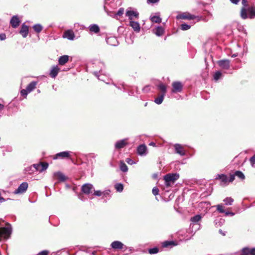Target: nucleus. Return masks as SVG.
Instances as JSON below:
<instances>
[{
	"mask_svg": "<svg viewBox=\"0 0 255 255\" xmlns=\"http://www.w3.org/2000/svg\"><path fill=\"white\" fill-rule=\"evenodd\" d=\"M219 65L223 69L228 70L230 68V61L228 60H222L218 61Z\"/></svg>",
	"mask_w": 255,
	"mask_h": 255,
	"instance_id": "nucleus-15",
	"label": "nucleus"
},
{
	"mask_svg": "<svg viewBox=\"0 0 255 255\" xmlns=\"http://www.w3.org/2000/svg\"><path fill=\"white\" fill-rule=\"evenodd\" d=\"M53 175L55 179H57L60 181H64L66 179V176L61 172H55Z\"/></svg>",
	"mask_w": 255,
	"mask_h": 255,
	"instance_id": "nucleus-22",
	"label": "nucleus"
},
{
	"mask_svg": "<svg viewBox=\"0 0 255 255\" xmlns=\"http://www.w3.org/2000/svg\"><path fill=\"white\" fill-rule=\"evenodd\" d=\"M230 175H234V179H235V176H237L242 180H244L245 178L244 174L240 171H236L233 174H231Z\"/></svg>",
	"mask_w": 255,
	"mask_h": 255,
	"instance_id": "nucleus-27",
	"label": "nucleus"
},
{
	"mask_svg": "<svg viewBox=\"0 0 255 255\" xmlns=\"http://www.w3.org/2000/svg\"><path fill=\"white\" fill-rule=\"evenodd\" d=\"M37 82L32 81L27 85L26 89L28 92L30 93L35 88Z\"/></svg>",
	"mask_w": 255,
	"mask_h": 255,
	"instance_id": "nucleus-28",
	"label": "nucleus"
},
{
	"mask_svg": "<svg viewBox=\"0 0 255 255\" xmlns=\"http://www.w3.org/2000/svg\"><path fill=\"white\" fill-rule=\"evenodd\" d=\"M94 195L97 196H101L102 195H103V192L100 190L95 191Z\"/></svg>",
	"mask_w": 255,
	"mask_h": 255,
	"instance_id": "nucleus-48",
	"label": "nucleus"
},
{
	"mask_svg": "<svg viewBox=\"0 0 255 255\" xmlns=\"http://www.w3.org/2000/svg\"><path fill=\"white\" fill-rule=\"evenodd\" d=\"M153 177L154 178H157V174H153Z\"/></svg>",
	"mask_w": 255,
	"mask_h": 255,
	"instance_id": "nucleus-62",
	"label": "nucleus"
},
{
	"mask_svg": "<svg viewBox=\"0 0 255 255\" xmlns=\"http://www.w3.org/2000/svg\"><path fill=\"white\" fill-rule=\"evenodd\" d=\"M107 43L112 46H117L118 44V42L115 37H110L106 39Z\"/></svg>",
	"mask_w": 255,
	"mask_h": 255,
	"instance_id": "nucleus-25",
	"label": "nucleus"
},
{
	"mask_svg": "<svg viewBox=\"0 0 255 255\" xmlns=\"http://www.w3.org/2000/svg\"><path fill=\"white\" fill-rule=\"evenodd\" d=\"M249 159H255V154L252 156Z\"/></svg>",
	"mask_w": 255,
	"mask_h": 255,
	"instance_id": "nucleus-60",
	"label": "nucleus"
},
{
	"mask_svg": "<svg viewBox=\"0 0 255 255\" xmlns=\"http://www.w3.org/2000/svg\"><path fill=\"white\" fill-rule=\"evenodd\" d=\"M48 252L46 251H43L38 254V255H48Z\"/></svg>",
	"mask_w": 255,
	"mask_h": 255,
	"instance_id": "nucleus-51",
	"label": "nucleus"
},
{
	"mask_svg": "<svg viewBox=\"0 0 255 255\" xmlns=\"http://www.w3.org/2000/svg\"><path fill=\"white\" fill-rule=\"evenodd\" d=\"M222 74L220 71H217L214 75V79L215 80L217 81L222 76Z\"/></svg>",
	"mask_w": 255,
	"mask_h": 255,
	"instance_id": "nucleus-41",
	"label": "nucleus"
},
{
	"mask_svg": "<svg viewBox=\"0 0 255 255\" xmlns=\"http://www.w3.org/2000/svg\"><path fill=\"white\" fill-rule=\"evenodd\" d=\"M242 255H255V248H244L242 250Z\"/></svg>",
	"mask_w": 255,
	"mask_h": 255,
	"instance_id": "nucleus-14",
	"label": "nucleus"
},
{
	"mask_svg": "<svg viewBox=\"0 0 255 255\" xmlns=\"http://www.w3.org/2000/svg\"><path fill=\"white\" fill-rule=\"evenodd\" d=\"M250 164L252 167H255V160H250Z\"/></svg>",
	"mask_w": 255,
	"mask_h": 255,
	"instance_id": "nucleus-56",
	"label": "nucleus"
},
{
	"mask_svg": "<svg viewBox=\"0 0 255 255\" xmlns=\"http://www.w3.org/2000/svg\"><path fill=\"white\" fill-rule=\"evenodd\" d=\"M120 169L123 172H127L128 170V168L127 165L122 161L120 163Z\"/></svg>",
	"mask_w": 255,
	"mask_h": 255,
	"instance_id": "nucleus-37",
	"label": "nucleus"
},
{
	"mask_svg": "<svg viewBox=\"0 0 255 255\" xmlns=\"http://www.w3.org/2000/svg\"><path fill=\"white\" fill-rule=\"evenodd\" d=\"M224 202L226 205H231L234 202V199L231 197H227L224 200Z\"/></svg>",
	"mask_w": 255,
	"mask_h": 255,
	"instance_id": "nucleus-36",
	"label": "nucleus"
},
{
	"mask_svg": "<svg viewBox=\"0 0 255 255\" xmlns=\"http://www.w3.org/2000/svg\"><path fill=\"white\" fill-rule=\"evenodd\" d=\"M240 0H230L231 2L234 4H237Z\"/></svg>",
	"mask_w": 255,
	"mask_h": 255,
	"instance_id": "nucleus-55",
	"label": "nucleus"
},
{
	"mask_svg": "<svg viewBox=\"0 0 255 255\" xmlns=\"http://www.w3.org/2000/svg\"><path fill=\"white\" fill-rule=\"evenodd\" d=\"M164 96V94H161L158 97L155 99L154 102L158 105L161 104L163 102Z\"/></svg>",
	"mask_w": 255,
	"mask_h": 255,
	"instance_id": "nucleus-35",
	"label": "nucleus"
},
{
	"mask_svg": "<svg viewBox=\"0 0 255 255\" xmlns=\"http://www.w3.org/2000/svg\"><path fill=\"white\" fill-rule=\"evenodd\" d=\"M159 250L157 248H153L152 249H150L148 250V252L150 254H155L158 252Z\"/></svg>",
	"mask_w": 255,
	"mask_h": 255,
	"instance_id": "nucleus-43",
	"label": "nucleus"
},
{
	"mask_svg": "<svg viewBox=\"0 0 255 255\" xmlns=\"http://www.w3.org/2000/svg\"><path fill=\"white\" fill-rule=\"evenodd\" d=\"M3 107H4L3 105L0 104V110H1L2 109H3Z\"/></svg>",
	"mask_w": 255,
	"mask_h": 255,
	"instance_id": "nucleus-58",
	"label": "nucleus"
},
{
	"mask_svg": "<svg viewBox=\"0 0 255 255\" xmlns=\"http://www.w3.org/2000/svg\"><path fill=\"white\" fill-rule=\"evenodd\" d=\"M126 159L128 160V159H129V158H127Z\"/></svg>",
	"mask_w": 255,
	"mask_h": 255,
	"instance_id": "nucleus-63",
	"label": "nucleus"
},
{
	"mask_svg": "<svg viewBox=\"0 0 255 255\" xmlns=\"http://www.w3.org/2000/svg\"><path fill=\"white\" fill-rule=\"evenodd\" d=\"M143 90L144 91H147L148 90V86L144 87Z\"/></svg>",
	"mask_w": 255,
	"mask_h": 255,
	"instance_id": "nucleus-57",
	"label": "nucleus"
},
{
	"mask_svg": "<svg viewBox=\"0 0 255 255\" xmlns=\"http://www.w3.org/2000/svg\"><path fill=\"white\" fill-rule=\"evenodd\" d=\"M69 60V56L65 55L60 56L58 59V63L59 65H63L66 63Z\"/></svg>",
	"mask_w": 255,
	"mask_h": 255,
	"instance_id": "nucleus-26",
	"label": "nucleus"
},
{
	"mask_svg": "<svg viewBox=\"0 0 255 255\" xmlns=\"http://www.w3.org/2000/svg\"><path fill=\"white\" fill-rule=\"evenodd\" d=\"M125 11V9L123 7H121L119 8L118 11L115 14L114 16H113L114 18H116L117 16H121L124 14V12Z\"/></svg>",
	"mask_w": 255,
	"mask_h": 255,
	"instance_id": "nucleus-38",
	"label": "nucleus"
},
{
	"mask_svg": "<svg viewBox=\"0 0 255 255\" xmlns=\"http://www.w3.org/2000/svg\"><path fill=\"white\" fill-rule=\"evenodd\" d=\"M33 28L36 32L39 33L42 31L43 27L40 24H36L33 26Z\"/></svg>",
	"mask_w": 255,
	"mask_h": 255,
	"instance_id": "nucleus-34",
	"label": "nucleus"
},
{
	"mask_svg": "<svg viewBox=\"0 0 255 255\" xmlns=\"http://www.w3.org/2000/svg\"><path fill=\"white\" fill-rule=\"evenodd\" d=\"M173 89L172 92L173 93L180 92L182 90L183 85L180 82H174L172 83Z\"/></svg>",
	"mask_w": 255,
	"mask_h": 255,
	"instance_id": "nucleus-10",
	"label": "nucleus"
},
{
	"mask_svg": "<svg viewBox=\"0 0 255 255\" xmlns=\"http://www.w3.org/2000/svg\"><path fill=\"white\" fill-rule=\"evenodd\" d=\"M98 65L101 68L100 70L99 71H95L94 72L93 74H94V75L97 77L99 80H102V81H103V79H100V75H99V73H101L102 74V72H103V69L105 68V64L104 63L102 62H98V63H97Z\"/></svg>",
	"mask_w": 255,
	"mask_h": 255,
	"instance_id": "nucleus-17",
	"label": "nucleus"
},
{
	"mask_svg": "<svg viewBox=\"0 0 255 255\" xmlns=\"http://www.w3.org/2000/svg\"><path fill=\"white\" fill-rule=\"evenodd\" d=\"M225 213V215L226 216H228V215H231L232 216H234L235 215V214L233 212H224Z\"/></svg>",
	"mask_w": 255,
	"mask_h": 255,
	"instance_id": "nucleus-54",
	"label": "nucleus"
},
{
	"mask_svg": "<svg viewBox=\"0 0 255 255\" xmlns=\"http://www.w3.org/2000/svg\"><path fill=\"white\" fill-rule=\"evenodd\" d=\"M128 139H123L117 141L115 143V148L116 149H121L124 148L127 144Z\"/></svg>",
	"mask_w": 255,
	"mask_h": 255,
	"instance_id": "nucleus-16",
	"label": "nucleus"
},
{
	"mask_svg": "<svg viewBox=\"0 0 255 255\" xmlns=\"http://www.w3.org/2000/svg\"><path fill=\"white\" fill-rule=\"evenodd\" d=\"M216 180H220V184L222 186H226L229 183L232 182L234 180V175H230V178L224 174H217L215 177Z\"/></svg>",
	"mask_w": 255,
	"mask_h": 255,
	"instance_id": "nucleus-2",
	"label": "nucleus"
},
{
	"mask_svg": "<svg viewBox=\"0 0 255 255\" xmlns=\"http://www.w3.org/2000/svg\"><path fill=\"white\" fill-rule=\"evenodd\" d=\"M195 17V15L190 14H183L180 15V18L184 19H193Z\"/></svg>",
	"mask_w": 255,
	"mask_h": 255,
	"instance_id": "nucleus-33",
	"label": "nucleus"
},
{
	"mask_svg": "<svg viewBox=\"0 0 255 255\" xmlns=\"http://www.w3.org/2000/svg\"><path fill=\"white\" fill-rule=\"evenodd\" d=\"M94 190V188L93 185L89 183L85 184L82 187V191L87 195L92 193Z\"/></svg>",
	"mask_w": 255,
	"mask_h": 255,
	"instance_id": "nucleus-8",
	"label": "nucleus"
},
{
	"mask_svg": "<svg viewBox=\"0 0 255 255\" xmlns=\"http://www.w3.org/2000/svg\"><path fill=\"white\" fill-rule=\"evenodd\" d=\"M115 188L118 192H122L124 189V186L121 183H118L115 185Z\"/></svg>",
	"mask_w": 255,
	"mask_h": 255,
	"instance_id": "nucleus-39",
	"label": "nucleus"
},
{
	"mask_svg": "<svg viewBox=\"0 0 255 255\" xmlns=\"http://www.w3.org/2000/svg\"><path fill=\"white\" fill-rule=\"evenodd\" d=\"M89 30L91 32L97 33L100 31V28L97 24H91L89 26Z\"/></svg>",
	"mask_w": 255,
	"mask_h": 255,
	"instance_id": "nucleus-29",
	"label": "nucleus"
},
{
	"mask_svg": "<svg viewBox=\"0 0 255 255\" xmlns=\"http://www.w3.org/2000/svg\"><path fill=\"white\" fill-rule=\"evenodd\" d=\"M60 69L57 65L53 66L50 71V76L51 78H55L58 75Z\"/></svg>",
	"mask_w": 255,
	"mask_h": 255,
	"instance_id": "nucleus-19",
	"label": "nucleus"
},
{
	"mask_svg": "<svg viewBox=\"0 0 255 255\" xmlns=\"http://www.w3.org/2000/svg\"><path fill=\"white\" fill-rule=\"evenodd\" d=\"M75 35L74 32L71 29L65 31L63 35V37L67 38L70 40H73L75 38Z\"/></svg>",
	"mask_w": 255,
	"mask_h": 255,
	"instance_id": "nucleus-11",
	"label": "nucleus"
},
{
	"mask_svg": "<svg viewBox=\"0 0 255 255\" xmlns=\"http://www.w3.org/2000/svg\"><path fill=\"white\" fill-rule=\"evenodd\" d=\"M249 12L248 18L253 19L255 18V6H252L247 9V12Z\"/></svg>",
	"mask_w": 255,
	"mask_h": 255,
	"instance_id": "nucleus-21",
	"label": "nucleus"
},
{
	"mask_svg": "<svg viewBox=\"0 0 255 255\" xmlns=\"http://www.w3.org/2000/svg\"><path fill=\"white\" fill-rule=\"evenodd\" d=\"M149 145H152V146H155V143L153 142H151L149 143Z\"/></svg>",
	"mask_w": 255,
	"mask_h": 255,
	"instance_id": "nucleus-59",
	"label": "nucleus"
},
{
	"mask_svg": "<svg viewBox=\"0 0 255 255\" xmlns=\"http://www.w3.org/2000/svg\"><path fill=\"white\" fill-rule=\"evenodd\" d=\"M153 33L158 36H161L164 32V29L161 26H157L153 30Z\"/></svg>",
	"mask_w": 255,
	"mask_h": 255,
	"instance_id": "nucleus-24",
	"label": "nucleus"
},
{
	"mask_svg": "<svg viewBox=\"0 0 255 255\" xmlns=\"http://www.w3.org/2000/svg\"><path fill=\"white\" fill-rule=\"evenodd\" d=\"M219 232H220L221 234H222L223 236H225V233H223L222 230H220L219 231Z\"/></svg>",
	"mask_w": 255,
	"mask_h": 255,
	"instance_id": "nucleus-61",
	"label": "nucleus"
},
{
	"mask_svg": "<svg viewBox=\"0 0 255 255\" xmlns=\"http://www.w3.org/2000/svg\"><path fill=\"white\" fill-rule=\"evenodd\" d=\"M159 1V0H147L148 3H155L158 2Z\"/></svg>",
	"mask_w": 255,
	"mask_h": 255,
	"instance_id": "nucleus-50",
	"label": "nucleus"
},
{
	"mask_svg": "<svg viewBox=\"0 0 255 255\" xmlns=\"http://www.w3.org/2000/svg\"><path fill=\"white\" fill-rule=\"evenodd\" d=\"M111 247L114 249H122L124 244L120 241H114L111 244Z\"/></svg>",
	"mask_w": 255,
	"mask_h": 255,
	"instance_id": "nucleus-23",
	"label": "nucleus"
},
{
	"mask_svg": "<svg viewBox=\"0 0 255 255\" xmlns=\"http://www.w3.org/2000/svg\"><path fill=\"white\" fill-rule=\"evenodd\" d=\"M217 210L220 212L223 213L225 212V210H224V207L222 205L219 204L216 206Z\"/></svg>",
	"mask_w": 255,
	"mask_h": 255,
	"instance_id": "nucleus-44",
	"label": "nucleus"
},
{
	"mask_svg": "<svg viewBox=\"0 0 255 255\" xmlns=\"http://www.w3.org/2000/svg\"><path fill=\"white\" fill-rule=\"evenodd\" d=\"M129 25L136 32H139L140 29V25L138 22L131 20L129 22Z\"/></svg>",
	"mask_w": 255,
	"mask_h": 255,
	"instance_id": "nucleus-20",
	"label": "nucleus"
},
{
	"mask_svg": "<svg viewBox=\"0 0 255 255\" xmlns=\"http://www.w3.org/2000/svg\"><path fill=\"white\" fill-rule=\"evenodd\" d=\"M180 27L182 30H187L191 27V25L186 23H183L181 24Z\"/></svg>",
	"mask_w": 255,
	"mask_h": 255,
	"instance_id": "nucleus-42",
	"label": "nucleus"
},
{
	"mask_svg": "<svg viewBox=\"0 0 255 255\" xmlns=\"http://www.w3.org/2000/svg\"><path fill=\"white\" fill-rule=\"evenodd\" d=\"M126 15L131 21L133 19L134 17L137 18L139 13L137 11L132 10H131V8L129 7L127 10Z\"/></svg>",
	"mask_w": 255,
	"mask_h": 255,
	"instance_id": "nucleus-7",
	"label": "nucleus"
},
{
	"mask_svg": "<svg viewBox=\"0 0 255 255\" xmlns=\"http://www.w3.org/2000/svg\"><path fill=\"white\" fill-rule=\"evenodd\" d=\"M174 147L175 149V152L176 153L181 156L184 155L185 154V150L184 149V146H182V145L178 143H176L174 145Z\"/></svg>",
	"mask_w": 255,
	"mask_h": 255,
	"instance_id": "nucleus-9",
	"label": "nucleus"
},
{
	"mask_svg": "<svg viewBox=\"0 0 255 255\" xmlns=\"http://www.w3.org/2000/svg\"><path fill=\"white\" fill-rule=\"evenodd\" d=\"M28 183L27 182L22 183L18 187L17 189L14 190L13 193L14 194H23L26 192L28 188Z\"/></svg>",
	"mask_w": 255,
	"mask_h": 255,
	"instance_id": "nucleus-6",
	"label": "nucleus"
},
{
	"mask_svg": "<svg viewBox=\"0 0 255 255\" xmlns=\"http://www.w3.org/2000/svg\"><path fill=\"white\" fill-rule=\"evenodd\" d=\"M242 3L243 6L241 10V16L243 19H245L248 18L247 8V7L248 5V1L247 0H242Z\"/></svg>",
	"mask_w": 255,
	"mask_h": 255,
	"instance_id": "nucleus-5",
	"label": "nucleus"
},
{
	"mask_svg": "<svg viewBox=\"0 0 255 255\" xmlns=\"http://www.w3.org/2000/svg\"><path fill=\"white\" fill-rule=\"evenodd\" d=\"M20 22V20L17 15L13 16L10 20V24L11 26L14 28L17 27L19 25Z\"/></svg>",
	"mask_w": 255,
	"mask_h": 255,
	"instance_id": "nucleus-12",
	"label": "nucleus"
},
{
	"mask_svg": "<svg viewBox=\"0 0 255 255\" xmlns=\"http://www.w3.org/2000/svg\"><path fill=\"white\" fill-rule=\"evenodd\" d=\"M6 39V35L5 33L0 34V40H4Z\"/></svg>",
	"mask_w": 255,
	"mask_h": 255,
	"instance_id": "nucleus-49",
	"label": "nucleus"
},
{
	"mask_svg": "<svg viewBox=\"0 0 255 255\" xmlns=\"http://www.w3.org/2000/svg\"><path fill=\"white\" fill-rule=\"evenodd\" d=\"M81 158L77 155L76 154L69 151L60 152L57 153L53 156V159H57L59 158Z\"/></svg>",
	"mask_w": 255,
	"mask_h": 255,
	"instance_id": "nucleus-4",
	"label": "nucleus"
},
{
	"mask_svg": "<svg viewBox=\"0 0 255 255\" xmlns=\"http://www.w3.org/2000/svg\"><path fill=\"white\" fill-rule=\"evenodd\" d=\"M48 167V164L45 162H39L38 163L34 164L27 167L26 169L28 174H31L34 171L42 172L45 170Z\"/></svg>",
	"mask_w": 255,
	"mask_h": 255,
	"instance_id": "nucleus-1",
	"label": "nucleus"
},
{
	"mask_svg": "<svg viewBox=\"0 0 255 255\" xmlns=\"http://www.w3.org/2000/svg\"><path fill=\"white\" fill-rule=\"evenodd\" d=\"M152 192L154 195H157L158 194L159 190L157 187H155L152 189Z\"/></svg>",
	"mask_w": 255,
	"mask_h": 255,
	"instance_id": "nucleus-47",
	"label": "nucleus"
},
{
	"mask_svg": "<svg viewBox=\"0 0 255 255\" xmlns=\"http://www.w3.org/2000/svg\"><path fill=\"white\" fill-rule=\"evenodd\" d=\"M110 192V190H106V191L103 192V195L106 196L109 195Z\"/></svg>",
	"mask_w": 255,
	"mask_h": 255,
	"instance_id": "nucleus-53",
	"label": "nucleus"
},
{
	"mask_svg": "<svg viewBox=\"0 0 255 255\" xmlns=\"http://www.w3.org/2000/svg\"><path fill=\"white\" fill-rule=\"evenodd\" d=\"M29 92H28L27 90V89H22L20 91V94L21 96H24L25 97H26L28 94V93H29Z\"/></svg>",
	"mask_w": 255,
	"mask_h": 255,
	"instance_id": "nucleus-45",
	"label": "nucleus"
},
{
	"mask_svg": "<svg viewBox=\"0 0 255 255\" xmlns=\"http://www.w3.org/2000/svg\"><path fill=\"white\" fill-rule=\"evenodd\" d=\"M176 245V244L173 241H165L162 243V246L164 248L173 247Z\"/></svg>",
	"mask_w": 255,
	"mask_h": 255,
	"instance_id": "nucleus-31",
	"label": "nucleus"
},
{
	"mask_svg": "<svg viewBox=\"0 0 255 255\" xmlns=\"http://www.w3.org/2000/svg\"><path fill=\"white\" fill-rule=\"evenodd\" d=\"M157 88L162 92L161 94L165 95L166 93V86L163 83H160L157 85Z\"/></svg>",
	"mask_w": 255,
	"mask_h": 255,
	"instance_id": "nucleus-32",
	"label": "nucleus"
},
{
	"mask_svg": "<svg viewBox=\"0 0 255 255\" xmlns=\"http://www.w3.org/2000/svg\"><path fill=\"white\" fill-rule=\"evenodd\" d=\"M128 163L130 165H133L136 163L135 160H128Z\"/></svg>",
	"mask_w": 255,
	"mask_h": 255,
	"instance_id": "nucleus-52",
	"label": "nucleus"
},
{
	"mask_svg": "<svg viewBox=\"0 0 255 255\" xmlns=\"http://www.w3.org/2000/svg\"><path fill=\"white\" fill-rule=\"evenodd\" d=\"M201 219V216L199 215H196L191 219L192 222L196 223L199 221Z\"/></svg>",
	"mask_w": 255,
	"mask_h": 255,
	"instance_id": "nucleus-40",
	"label": "nucleus"
},
{
	"mask_svg": "<svg viewBox=\"0 0 255 255\" xmlns=\"http://www.w3.org/2000/svg\"><path fill=\"white\" fill-rule=\"evenodd\" d=\"M137 152L139 155H145L147 153V147L145 144L139 145L137 147Z\"/></svg>",
	"mask_w": 255,
	"mask_h": 255,
	"instance_id": "nucleus-13",
	"label": "nucleus"
},
{
	"mask_svg": "<svg viewBox=\"0 0 255 255\" xmlns=\"http://www.w3.org/2000/svg\"><path fill=\"white\" fill-rule=\"evenodd\" d=\"M19 33L23 37L25 38L28 33V27L24 23L22 24Z\"/></svg>",
	"mask_w": 255,
	"mask_h": 255,
	"instance_id": "nucleus-18",
	"label": "nucleus"
},
{
	"mask_svg": "<svg viewBox=\"0 0 255 255\" xmlns=\"http://www.w3.org/2000/svg\"><path fill=\"white\" fill-rule=\"evenodd\" d=\"M158 15L151 16L150 19L153 22L160 23L161 22V18L159 16V13H158Z\"/></svg>",
	"mask_w": 255,
	"mask_h": 255,
	"instance_id": "nucleus-30",
	"label": "nucleus"
},
{
	"mask_svg": "<svg viewBox=\"0 0 255 255\" xmlns=\"http://www.w3.org/2000/svg\"><path fill=\"white\" fill-rule=\"evenodd\" d=\"M83 158H95L96 156L93 153H90L87 155H85L84 156H82Z\"/></svg>",
	"mask_w": 255,
	"mask_h": 255,
	"instance_id": "nucleus-46",
	"label": "nucleus"
},
{
	"mask_svg": "<svg viewBox=\"0 0 255 255\" xmlns=\"http://www.w3.org/2000/svg\"><path fill=\"white\" fill-rule=\"evenodd\" d=\"M178 174H167L164 176L165 184L166 187L171 186L174 184V182L179 178Z\"/></svg>",
	"mask_w": 255,
	"mask_h": 255,
	"instance_id": "nucleus-3",
	"label": "nucleus"
}]
</instances>
